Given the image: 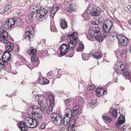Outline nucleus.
Instances as JSON below:
<instances>
[{"mask_svg": "<svg viewBox=\"0 0 131 131\" xmlns=\"http://www.w3.org/2000/svg\"><path fill=\"white\" fill-rule=\"evenodd\" d=\"M103 34L101 35L100 31V28L98 27L92 26L86 32L87 38L90 40H91L93 38L99 42H101L104 37H106L109 33L110 30L105 23L103 24Z\"/></svg>", "mask_w": 131, "mask_h": 131, "instance_id": "f257e3e1", "label": "nucleus"}, {"mask_svg": "<svg viewBox=\"0 0 131 131\" xmlns=\"http://www.w3.org/2000/svg\"><path fill=\"white\" fill-rule=\"evenodd\" d=\"M126 66L125 64L121 61H117L115 67V71L114 73H116L117 75L123 72L122 74L124 77L126 78V79H128L130 78V75L128 71H125Z\"/></svg>", "mask_w": 131, "mask_h": 131, "instance_id": "f03ea898", "label": "nucleus"}, {"mask_svg": "<svg viewBox=\"0 0 131 131\" xmlns=\"http://www.w3.org/2000/svg\"><path fill=\"white\" fill-rule=\"evenodd\" d=\"M30 9L31 11L32 14H36V17L38 19L45 16L48 12L47 10L44 8H39L38 7L34 5L31 6Z\"/></svg>", "mask_w": 131, "mask_h": 131, "instance_id": "7ed1b4c3", "label": "nucleus"}, {"mask_svg": "<svg viewBox=\"0 0 131 131\" xmlns=\"http://www.w3.org/2000/svg\"><path fill=\"white\" fill-rule=\"evenodd\" d=\"M78 33L76 32H73L71 34L67 35V39L70 40L69 42H68L67 46L69 49L73 50L77 43V40L78 38Z\"/></svg>", "mask_w": 131, "mask_h": 131, "instance_id": "20e7f679", "label": "nucleus"}, {"mask_svg": "<svg viewBox=\"0 0 131 131\" xmlns=\"http://www.w3.org/2000/svg\"><path fill=\"white\" fill-rule=\"evenodd\" d=\"M37 51V50L36 49L31 48L27 50V52L29 54L32 55L31 60L34 67H37L39 63L38 58L35 57Z\"/></svg>", "mask_w": 131, "mask_h": 131, "instance_id": "39448f33", "label": "nucleus"}, {"mask_svg": "<svg viewBox=\"0 0 131 131\" xmlns=\"http://www.w3.org/2000/svg\"><path fill=\"white\" fill-rule=\"evenodd\" d=\"M113 37L116 38L119 41V44L122 46H126L129 41V39L121 35H118L113 36Z\"/></svg>", "mask_w": 131, "mask_h": 131, "instance_id": "423d86ee", "label": "nucleus"}, {"mask_svg": "<svg viewBox=\"0 0 131 131\" xmlns=\"http://www.w3.org/2000/svg\"><path fill=\"white\" fill-rule=\"evenodd\" d=\"M24 122L26 127L30 128H34L38 125V123L35 120H34L30 117H26L24 119Z\"/></svg>", "mask_w": 131, "mask_h": 131, "instance_id": "0eeeda50", "label": "nucleus"}, {"mask_svg": "<svg viewBox=\"0 0 131 131\" xmlns=\"http://www.w3.org/2000/svg\"><path fill=\"white\" fill-rule=\"evenodd\" d=\"M119 112L118 113L120 115L118 121L116 123V126L118 127H119L120 126L122 125L123 123L125 122V119L124 115L125 113H124V110L122 108L119 109Z\"/></svg>", "mask_w": 131, "mask_h": 131, "instance_id": "6e6552de", "label": "nucleus"}, {"mask_svg": "<svg viewBox=\"0 0 131 131\" xmlns=\"http://www.w3.org/2000/svg\"><path fill=\"white\" fill-rule=\"evenodd\" d=\"M8 35V33L6 30L3 28L2 30H0V42L4 43H7Z\"/></svg>", "mask_w": 131, "mask_h": 131, "instance_id": "1a4fd4ad", "label": "nucleus"}, {"mask_svg": "<svg viewBox=\"0 0 131 131\" xmlns=\"http://www.w3.org/2000/svg\"><path fill=\"white\" fill-rule=\"evenodd\" d=\"M89 10L91 15L95 16H99L101 12L100 10H97L95 6L92 5H90L87 10Z\"/></svg>", "mask_w": 131, "mask_h": 131, "instance_id": "9d476101", "label": "nucleus"}, {"mask_svg": "<svg viewBox=\"0 0 131 131\" xmlns=\"http://www.w3.org/2000/svg\"><path fill=\"white\" fill-rule=\"evenodd\" d=\"M72 111L70 108H67L65 110L63 118V121L66 124L69 121V119L72 116Z\"/></svg>", "mask_w": 131, "mask_h": 131, "instance_id": "9b49d317", "label": "nucleus"}, {"mask_svg": "<svg viewBox=\"0 0 131 131\" xmlns=\"http://www.w3.org/2000/svg\"><path fill=\"white\" fill-rule=\"evenodd\" d=\"M40 110H41L40 108H38L37 106L35 105L31 107H29L27 111L28 114L31 116L34 114L38 113Z\"/></svg>", "mask_w": 131, "mask_h": 131, "instance_id": "f8f14e48", "label": "nucleus"}, {"mask_svg": "<svg viewBox=\"0 0 131 131\" xmlns=\"http://www.w3.org/2000/svg\"><path fill=\"white\" fill-rule=\"evenodd\" d=\"M14 45L13 44L10 42H8L5 46V48L6 50L5 51L3 54V58H5L6 56H9L10 53L9 52L11 51L13 49Z\"/></svg>", "mask_w": 131, "mask_h": 131, "instance_id": "ddd939ff", "label": "nucleus"}, {"mask_svg": "<svg viewBox=\"0 0 131 131\" xmlns=\"http://www.w3.org/2000/svg\"><path fill=\"white\" fill-rule=\"evenodd\" d=\"M92 54L93 58L97 59H100L102 56V53L101 51L97 49L92 50L90 52V54Z\"/></svg>", "mask_w": 131, "mask_h": 131, "instance_id": "4468645a", "label": "nucleus"}, {"mask_svg": "<svg viewBox=\"0 0 131 131\" xmlns=\"http://www.w3.org/2000/svg\"><path fill=\"white\" fill-rule=\"evenodd\" d=\"M10 21H13V26L15 27H21L22 25L24 23L23 20L22 19H16L13 18Z\"/></svg>", "mask_w": 131, "mask_h": 131, "instance_id": "2eb2a0df", "label": "nucleus"}, {"mask_svg": "<svg viewBox=\"0 0 131 131\" xmlns=\"http://www.w3.org/2000/svg\"><path fill=\"white\" fill-rule=\"evenodd\" d=\"M115 54L117 58L121 57L123 58L125 57V51L122 49H117L114 51Z\"/></svg>", "mask_w": 131, "mask_h": 131, "instance_id": "dca6fc26", "label": "nucleus"}, {"mask_svg": "<svg viewBox=\"0 0 131 131\" xmlns=\"http://www.w3.org/2000/svg\"><path fill=\"white\" fill-rule=\"evenodd\" d=\"M82 112V111L80 110L79 107L78 105H75L73 108L72 111V116L74 117L77 115H80Z\"/></svg>", "mask_w": 131, "mask_h": 131, "instance_id": "f3484780", "label": "nucleus"}, {"mask_svg": "<svg viewBox=\"0 0 131 131\" xmlns=\"http://www.w3.org/2000/svg\"><path fill=\"white\" fill-rule=\"evenodd\" d=\"M68 49L66 44H63L60 48L61 55L63 56L66 54L69 51Z\"/></svg>", "mask_w": 131, "mask_h": 131, "instance_id": "a211bd4d", "label": "nucleus"}, {"mask_svg": "<svg viewBox=\"0 0 131 131\" xmlns=\"http://www.w3.org/2000/svg\"><path fill=\"white\" fill-rule=\"evenodd\" d=\"M60 9V7L57 6H54L50 10V15L53 18L55 14Z\"/></svg>", "mask_w": 131, "mask_h": 131, "instance_id": "6ab92c4d", "label": "nucleus"}, {"mask_svg": "<svg viewBox=\"0 0 131 131\" xmlns=\"http://www.w3.org/2000/svg\"><path fill=\"white\" fill-rule=\"evenodd\" d=\"M43 98L41 96H39L38 95H36L35 99L36 100V101H37L38 104L39 105L41 108H43L44 106H43Z\"/></svg>", "mask_w": 131, "mask_h": 131, "instance_id": "aec40b11", "label": "nucleus"}, {"mask_svg": "<svg viewBox=\"0 0 131 131\" xmlns=\"http://www.w3.org/2000/svg\"><path fill=\"white\" fill-rule=\"evenodd\" d=\"M31 30L28 31L25 33L24 39L26 40H29L30 41L32 40L33 38V35L30 32Z\"/></svg>", "mask_w": 131, "mask_h": 131, "instance_id": "412c9836", "label": "nucleus"}, {"mask_svg": "<svg viewBox=\"0 0 131 131\" xmlns=\"http://www.w3.org/2000/svg\"><path fill=\"white\" fill-rule=\"evenodd\" d=\"M12 18H10V19H7L5 21L4 24V26L5 29H8L13 26V21H10Z\"/></svg>", "mask_w": 131, "mask_h": 131, "instance_id": "4be33fe9", "label": "nucleus"}, {"mask_svg": "<svg viewBox=\"0 0 131 131\" xmlns=\"http://www.w3.org/2000/svg\"><path fill=\"white\" fill-rule=\"evenodd\" d=\"M18 127L22 131H25L27 130V128L26 126L24 121H20L18 124Z\"/></svg>", "mask_w": 131, "mask_h": 131, "instance_id": "5701e85b", "label": "nucleus"}, {"mask_svg": "<svg viewBox=\"0 0 131 131\" xmlns=\"http://www.w3.org/2000/svg\"><path fill=\"white\" fill-rule=\"evenodd\" d=\"M42 112L41 110L38 113L34 114L32 116H31L34 119V120H35L37 122V120L41 119L42 117Z\"/></svg>", "mask_w": 131, "mask_h": 131, "instance_id": "b1692460", "label": "nucleus"}, {"mask_svg": "<svg viewBox=\"0 0 131 131\" xmlns=\"http://www.w3.org/2000/svg\"><path fill=\"white\" fill-rule=\"evenodd\" d=\"M91 14L90 13H88V11H85L82 15V16L84 18L83 20L88 21L90 19V17Z\"/></svg>", "mask_w": 131, "mask_h": 131, "instance_id": "393cba45", "label": "nucleus"}, {"mask_svg": "<svg viewBox=\"0 0 131 131\" xmlns=\"http://www.w3.org/2000/svg\"><path fill=\"white\" fill-rule=\"evenodd\" d=\"M102 118L104 120L108 122L112 121V119L111 118L110 114L108 113L104 114L102 116Z\"/></svg>", "mask_w": 131, "mask_h": 131, "instance_id": "a878e982", "label": "nucleus"}, {"mask_svg": "<svg viewBox=\"0 0 131 131\" xmlns=\"http://www.w3.org/2000/svg\"><path fill=\"white\" fill-rule=\"evenodd\" d=\"M71 118L69 119V121L66 124H65L64 121H63V124L65 125H67L68 123L70 125V127L71 128H73L74 126V124L75 123V118H73L72 120H71Z\"/></svg>", "mask_w": 131, "mask_h": 131, "instance_id": "bb28decb", "label": "nucleus"}, {"mask_svg": "<svg viewBox=\"0 0 131 131\" xmlns=\"http://www.w3.org/2000/svg\"><path fill=\"white\" fill-rule=\"evenodd\" d=\"M60 26L63 29L67 28L68 27L67 22L64 19H62L60 21Z\"/></svg>", "mask_w": 131, "mask_h": 131, "instance_id": "cd10ccee", "label": "nucleus"}, {"mask_svg": "<svg viewBox=\"0 0 131 131\" xmlns=\"http://www.w3.org/2000/svg\"><path fill=\"white\" fill-rule=\"evenodd\" d=\"M109 112L113 116L114 118H116L118 116V113L117 112V110L114 108L111 107L110 109Z\"/></svg>", "mask_w": 131, "mask_h": 131, "instance_id": "c85d7f7f", "label": "nucleus"}, {"mask_svg": "<svg viewBox=\"0 0 131 131\" xmlns=\"http://www.w3.org/2000/svg\"><path fill=\"white\" fill-rule=\"evenodd\" d=\"M54 124L57 125L59 126L61 124H62L63 123V122H62L61 121V117H60L52 121Z\"/></svg>", "mask_w": 131, "mask_h": 131, "instance_id": "c756f323", "label": "nucleus"}, {"mask_svg": "<svg viewBox=\"0 0 131 131\" xmlns=\"http://www.w3.org/2000/svg\"><path fill=\"white\" fill-rule=\"evenodd\" d=\"M50 28L51 31L53 32H57V29L53 21L51 22L50 24Z\"/></svg>", "mask_w": 131, "mask_h": 131, "instance_id": "7c9ffc66", "label": "nucleus"}, {"mask_svg": "<svg viewBox=\"0 0 131 131\" xmlns=\"http://www.w3.org/2000/svg\"><path fill=\"white\" fill-rule=\"evenodd\" d=\"M48 98L50 103H54L55 97L52 94L49 95Z\"/></svg>", "mask_w": 131, "mask_h": 131, "instance_id": "2f4dec72", "label": "nucleus"}, {"mask_svg": "<svg viewBox=\"0 0 131 131\" xmlns=\"http://www.w3.org/2000/svg\"><path fill=\"white\" fill-rule=\"evenodd\" d=\"M84 45L82 42H80L79 44L78 47L76 49L77 51L80 52L83 50L84 49Z\"/></svg>", "mask_w": 131, "mask_h": 131, "instance_id": "473e14b6", "label": "nucleus"}, {"mask_svg": "<svg viewBox=\"0 0 131 131\" xmlns=\"http://www.w3.org/2000/svg\"><path fill=\"white\" fill-rule=\"evenodd\" d=\"M90 52L89 54L83 53L82 54V57L83 60H87L89 59L90 57Z\"/></svg>", "mask_w": 131, "mask_h": 131, "instance_id": "72a5a7b5", "label": "nucleus"}, {"mask_svg": "<svg viewBox=\"0 0 131 131\" xmlns=\"http://www.w3.org/2000/svg\"><path fill=\"white\" fill-rule=\"evenodd\" d=\"M10 55L9 56H6L5 58H3V56L1 57L3 61V62L5 63H8V62L10 60Z\"/></svg>", "mask_w": 131, "mask_h": 131, "instance_id": "f704fd0d", "label": "nucleus"}, {"mask_svg": "<svg viewBox=\"0 0 131 131\" xmlns=\"http://www.w3.org/2000/svg\"><path fill=\"white\" fill-rule=\"evenodd\" d=\"M60 117V115L58 114L53 113L51 115V120L53 121L56 118Z\"/></svg>", "mask_w": 131, "mask_h": 131, "instance_id": "c9c22d12", "label": "nucleus"}, {"mask_svg": "<svg viewBox=\"0 0 131 131\" xmlns=\"http://www.w3.org/2000/svg\"><path fill=\"white\" fill-rule=\"evenodd\" d=\"M72 100L71 99H66L64 100V102L66 106L67 107H69V104L70 103L72 102Z\"/></svg>", "mask_w": 131, "mask_h": 131, "instance_id": "e433bc0d", "label": "nucleus"}, {"mask_svg": "<svg viewBox=\"0 0 131 131\" xmlns=\"http://www.w3.org/2000/svg\"><path fill=\"white\" fill-rule=\"evenodd\" d=\"M107 92L105 91L104 89H101L100 92H99L98 93H97V96L99 97L102 96L104 94H106Z\"/></svg>", "mask_w": 131, "mask_h": 131, "instance_id": "4c0bfd02", "label": "nucleus"}, {"mask_svg": "<svg viewBox=\"0 0 131 131\" xmlns=\"http://www.w3.org/2000/svg\"><path fill=\"white\" fill-rule=\"evenodd\" d=\"M131 127H129L128 125H126L123 126L121 129L120 131H127L128 129H130Z\"/></svg>", "mask_w": 131, "mask_h": 131, "instance_id": "58836bf2", "label": "nucleus"}, {"mask_svg": "<svg viewBox=\"0 0 131 131\" xmlns=\"http://www.w3.org/2000/svg\"><path fill=\"white\" fill-rule=\"evenodd\" d=\"M105 24L107 25V27H108V28H109L111 29L113 26V24L111 21H110L108 20Z\"/></svg>", "mask_w": 131, "mask_h": 131, "instance_id": "ea45409f", "label": "nucleus"}, {"mask_svg": "<svg viewBox=\"0 0 131 131\" xmlns=\"http://www.w3.org/2000/svg\"><path fill=\"white\" fill-rule=\"evenodd\" d=\"M95 88V86L94 85L92 84V85L87 86L86 87V89L87 91L91 90L92 91V90L94 89Z\"/></svg>", "mask_w": 131, "mask_h": 131, "instance_id": "a19ab883", "label": "nucleus"}, {"mask_svg": "<svg viewBox=\"0 0 131 131\" xmlns=\"http://www.w3.org/2000/svg\"><path fill=\"white\" fill-rule=\"evenodd\" d=\"M43 82V83H42V85L48 84L49 82V81L46 79H44L40 80V81L38 82L39 83H40L39 82Z\"/></svg>", "mask_w": 131, "mask_h": 131, "instance_id": "79ce46f5", "label": "nucleus"}, {"mask_svg": "<svg viewBox=\"0 0 131 131\" xmlns=\"http://www.w3.org/2000/svg\"><path fill=\"white\" fill-rule=\"evenodd\" d=\"M50 105L48 107V110L50 113L51 112L53 109V106H54V103H50Z\"/></svg>", "mask_w": 131, "mask_h": 131, "instance_id": "37998d69", "label": "nucleus"}, {"mask_svg": "<svg viewBox=\"0 0 131 131\" xmlns=\"http://www.w3.org/2000/svg\"><path fill=\"white\" fill-rule=\"evenodd\" d=\"M97 100L95 99H93L91 101V107H93L94 105L96 106V104Z\"/></svg>", "mask_w": 131, "mask_h": 131, "instance_id": "c03bdc74", "label": "nucleus"}, {"mask_svg": "<svg viewBox=\"0 0 131 131\" xmlns=\"http://www.w3.org/2000/svg\"><path fill=\"white\" fill-rule=\"evenodd\" d=\"M99 7V9H100V10L101 12V11H103L105 10V7L104 5H101V6Z\"/></svg>", "mask_w": 131, "mask_h": 131, "instance_id": "a18cd8bd", "label": "nucleus"}, {"mask_svg": "<svg viewBox=\"0 0 131 131\" xmlns=\"http://www.w3.org/2000/svg\"><path fill=\"white\" fill-rule=\"evenodd\" d=\"M44 111V113H46L47 114H49L50 113V112L49 111V110H48V108H45Z\"/></svg>", "mask_w": 131, "mask_h": 131, "instance_id": "49530a36", "label": "nucleus"}, {"mask_svg": "<svg viewBox=\"0 0 131 131\" xmlns=\"http://www.w3.org/2000/svg\"><path fill=\"white\" fill-rule=\"evenodd\" d=\"M70 8L71 10L72 11H74L75 10V9L72 4L70 5Z\"/></svg>", "mask_w": 131, "mask_h": 131, "instance_id": "de8ad7c7", "label": "nucleus"}, {"mask_svg": "<svg viewBox=\"0 0 131 131\" xmlns=\"http://www.w3.org/2000/svg\"><path fill=\"white\" fill-rule=\"evenodd\" d=\"M6 65L5 64H4V62H3V64H2L0 62V69L3 67H7V66H6Z\"/></svg>", "mask_w": 131, "mask_h": 131, "instance_id": "09e8293b", "label": "nucleus"}, {"mask_svg": "<svg viewBox=\"0 0 131 131\" xmlns=\"http://www.w3.org/2000/svg\"><path fill=\"white\" fill-rule=\"evenodd\" d=\"M46 126L45 124H42L40 126V128L41 129H44Z\"/></svg>", "mask_w": 131, "mask_h": 131, "instance_id": "8fccbe9b", "label": "nucleus"}, {"mask_svg": "<svg viewBox=\"0 0 131 131\" xmlns=\"http://www.w3.org/2000/svg\"><path fill=\"white\" fill-rule=\"evenodd\" d=\"M4 22L3 21H0V28H3L4 26Z\"/></svg>", "mask_w": 131, "mask_h": 131, "instance_id": "3c124183", "label": "nucleus"}, {"mask_svg": "<svg viewBox=\"0 0 131 131\" xmlns=\"http://www.w3.org/2000/svg\"><path fill=\"white\" fill-rule=\"evenodd\" d=\"M102 89L100 88H97L95 90V91L96 92V94L97 95V93H98L99 92H100L101 90V89Z\"/></svg>", "mask_w": 131, "mask_h": 131, "instance_id": "603ef678", "label": "nucleus"}, {"mask_svg": "<svg viewBox=\"0 0 131 131\" xmlns=\"http://www.w3.org/2000/svg\"><path fill=\"white\" fill-rule=\"evenodd\" d=\"M52 73L50 71L47 74V76L48 77L51 76V75H52Z\"/></svg>", "mask_w": 131, "mask_h": 131, "instance_id": "864d4df0", "label": "nucleus"}, {"mask_svg": "<svg viewBox=\"0 0 131 131\" xmlns=\"http://www.w3.org/2000/svg\"><path fill=\"white\" fill-rule=\"evenodd\" d=\"M33 28L32 27V26H31V25H29L28 26V27H27L26 28L27 29H29V28Z\"/></svg>", "mask_w": 131, "mask_h": 131, "instance_id": "5fc2aeb1", "label": "nucleus"}, {"mask_svg": "<svg viewBox=\"0 0 131 131\" xmlns=\"http://www.w3.org/2000/svg\"><path fill=\"white\" fill-rule=\"evenodd\" d=\"M71 52V53H72L71 55H70L69 56L70 57H72L73 55V51H72Z\"/></svg>", "mask_w": 131, "mask_h": 131, "instance_id": "6e6d98bb", "label": "nucleus"}, {"mask_svg": "<svg viewBox=\"0 0 131 131\" xmlns=\"http://www.w3.org/2000/svg\"><path fill=\"white\" fill-rule=\"evenodd\" d=\"M127 8L129 9L131 8V6L130 5H128L127 6Z\"/></svg>", "mask_w": 131, "mask_h": 131, "instance_id": "4d7b16f0", "label": "nucleus"}, {"mask_svg": "<svg viewBox=\"0 0 131 131\" xmlns=\"http://www.w3.org/2000/svg\"><path fill=\"white\" fill-rule=\"evenodd\" d=\"M131 21L130 20H129L128 21V23L131 25Z\"/></svg>", "mask_w": 131, "mask_h": 131, "instance_id": "13d9d810", "label": "nucleus"}, {"mask_svg": "<svg viewBox=\"0 0 131 131\" xmlns=\"http://www.w3.org/2000/svg\"><path fill=\"white\" fill-rule=\"evenodd\" d=\"M8 7H6V8H11V5H9L8 6Z\"/></svg>", "mask_w": 131, "mask_h": 131, "instance_id": "bf43d9fd", "label": "nucleus"}, {"mask_svg": "<svg viewBox=\"0 0 131 131\" xmlns=\"http://www.w3.org/2000/svg\"><path fill=\"white\" fill-rule=\"evenodd\" d=\"M109 83H108L106 85V87H107L109 85Z\"/></svg>", "mask_w": 131, "mask_h": 131, "instance_id": "052dcab7", "label": "nucleus"}, {"mask_svg": "<svg viewBox=\"0 0 131 131\" xmlns=\"http://www.w3.org/2000/svg\"><path fill=\"white\" fill-rule=\"evenodd\" d=\"M61 39L62 41H63L64 39V37H62Z\"/></svg>", "mask_w": 131, "mask_h": 131, "instance_id": "680f3d73", "label": "nucleus"}, {"mask_svg": "<svg viewBox=\"0 0 131 131\" xmlns=\"http://www.w3.org/2000/svg\"><path fill=\"white\" fill-rule=\"evenodd\" d=\"M93 24L94 25H97V24L96 23V22H93Z\"/></svg>", "mask_w": 131, "mask_h": 131, "instance_id": "e2e57ef3", "label": "nucleus"}, {"mask_svg": "<svg viewBox=\"0 0 131 131\" xmlns=\"http://www.w3.org/2000/svg\"><path fill=\"white\" fill-rule=\"evenodd\" d=\"M129 49L130 52V53H131V46H130L129 47Z\"/></svg>", "mask_w": 131, "mask_h": 131, "instance_id": "0e129e2a", "label": "nucleus"}, {"mask_svg": "<svg viewBox=\"0 0 131 131\" xmlns=\"http://www.w3.org/2000/svg\"><path fill=\"white\" fill-rule=\"evenodd\" d=\"M19 47H18V49H17V51H19Z\"/></svg>", "mask_w": 131, "mask_h": 131, "instance_id": "69168bd1", "label": "nucleus"}, {"mask_svg": "<svg viewBox=\"0 0 131 131\" xmlns=\"http://www.w3.org/2000/svg\"><path fill=\"white\" fill-rule=\"evenodd\" d=\"M129 11L130 12H131V8L129 9Z\"/></svg>", "mask_w": 131, "mask_h": 131, "instance_id": "338daca9", "label": "nucleus"}, {"mask_svg": "<svg viewBox=\"0 0 131 131\" xmlns=\"http://www.w3.org/2000/svg\"><path fill=\"white\" fill-rule=\"evenodd\" d=\"M24 82H21V84H24Z\"/></svg>", "mask_w": 131, "mask_h": 131, "instance_id": "774afa93", "label": "nucleus"}]
</instances>
